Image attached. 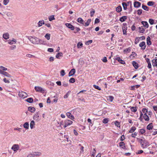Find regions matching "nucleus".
<instances>
[{"label": "nucleus", "mask_w": 157, "mask_h": 157, "mask_svg": "<svg viewBox=\"0 0 157 157\" xmlns=\"http://www.w3.org/2000/svg\"><path fill=\"white\" fill-rule=\"evenodd\" d=\"M75 82V79L74 78H71L69 79V82L73 83Z\"/></svg>", "instance_id": "864d4df0"}, {"label": "nucleus", "mask_w": 157, "mask_h": 157, "mask_svg": "<svg viewBox=\"0 0 157 157\" xmlns=\"http://www.w3.org/2000/svg\"><path fill=\"white\" fill-rule=\"evenodd\" d=\"M147 44L148 46L151 45L152 44L151 42V38L148 36H147Z\"/></svg>", "instance_id": "6ab92c4d"}, {"label": "nucleus", "mask_w": 157, "mask_h": 157, "mask_svg": "<svg viewBox=\"0 0 157 157\" xmlns=\"http://www.w3.org/2000/svg\"><path fill=\"white\" fill-rule=\"evenodd\" d=\"M49 20L50 21H52V20H53L55 19V18H54V15H52L50 16L49 17Z\"/></svg>", "instance_id": "8fccbe9b"}, {"label": "nucleus", "mask_w": 157, "mask_h": 157, "mask_svg": "<svg viewBox=\"0 0 157 157\" xmlns=\"http://www.w3.org/2000/svg\"><path fill=\"white\" fill-rule=\"evenodd\" d=\"M23 126L26 129H28L29 128V124L28 122H26L23 125Z\"/></svg>", "instance_id": "c756f323"}, {"label": "nucleus", "mask_w": 157, "mask_h": 157, "mask_svg": "<svg viewBox=\"0 0 157 157\" xmlns=\"http://www.w3.org/2000/svg\"><path fill=\"white\" fill-rule=\"evenodd\" d=\"M119 146L120 147L124 150H126L127 149L125 147V143L123 141H121L119 143Z\"/></svg>", "instance_id": "1a4fd4ad"}, {"label": "nucleus", "mask_w": 157, "mask_h": 157, "mask_svg": "<svg viewBox=\"0 0 157 157\" xmlns=\"http://www.w3.org/2000/svg\"><path fill=\"white\" fill-rule=\"evenodd\" d=\"M65 71L64 70H62L60 71V75L61 76H63L65 75Z\"/></svg>", "instance_id": "5fc2aeb1"}, {"label": "nucleus", "mask_w": 157, "mask_h": 157, "mask_svg": "<svg viewBox=\"0 0 157 157\" xmlns=\"http://www.w3.org/2000/svg\"><path fill=\"white\" fill-rule=\"evenodd\" d=\"M16 42V40L14 39H13V40H8V43L10 44H15Z\"/></svg>", "instance_id": "cd10ccee"}, {"label": "nucleus", "mask_w": 157, "mask_h": 157, "mask_svg": "<svg viewBox=\"0 0 157 157\" xmlns=\"http://www.w3.org/2000/svg\"><path fill=\"white\" fill-rule=\"evenodd\" d=\"M132 64L136 69H137L139 67L138 64L135 61H133Z\"/></svg>", "instance_id": "f3484780"}, {"label": "nucleus", "mask_w": 157, "mask_h": 157, "mask_svg": "<svg viewBox=\"0 0 157 157\" xmlns=\"http://www.w3.org/2000/svg\"><path fill=\"white\" fill-rule=\"evenodd\" d=\"M141 23L146 29L148 27L149 25L147 21H143L141 22Z\"/></svg>", "instance_id": "2eb2a0df"}, {"label": "nucleus", "mask_w": 157, "mask_h": 157, "mask_svg": "<svg viewBox=\"0 0 157 157\" xmlns=\"http://www.w3.org/2000/svg\"><path fill=\"white\" fill-rule=\"evenodd\" d=\"M35 125V122L34 121H32L30 123V127L31 129H32Z\"/></svg>", "instance_id": "c9c22d12"}, {"label": "nucleus", "mask_w": 157, "mask_h": 157, "mask_svg": "<svg viewBox=\"0 0 157 157\" xmlns=\"http://www.w3.org/2000/svg\"><path fill=\"white\" fill-rule=\"evenodd\" d=\"M129 107L130 108V109H131L132 111L133 112H136L137 110V106H130Z\"/></svg>", "instance_id": "a878e982"}, {"label": "nucleus", "mask_w": 157, "mask_h": 157, "mask_svg": "<svg viewBox=\"0 0 157 157\" xmlns=\"http://www.w3.org/2000/svg\"><path fill=\"white\" fill-rule=\"evenodd\" d=\"M91 11L90 12V16L91 17H92L95 13V10L92 8L91 9Z\"/></svg>", "instance_id": "ea45409f"}, {"label": "nucleus", "mask_w": 157, "mask_h": 157, "mask_svg": "<svg viewBox=\"0 0 157 157\" xmlns=\"http://www.w3.org/2000/svg\"><path fill=\"white\" fill-rule=\"evenodd\" d=\"M76 72L75 69L73 68L69 71V77L73 76Z\"/></svg>", "instance_id": "dca6fc26"}, {"label": "nucleus", "mask_w": 157, "mask_h": 157, "mask_svg": "<svg viewBox=\"0 0 157 157\" xmlns=\"http://www.w3.org/2000/svg\"><path fill=\"white\" fill-rule=\"evenodd\" d=\"M155 4V2L153 1H149L147 3V5L149 6H153Z\"/></svg>", "instance_id": "e433bc0d"}, {"label": "nucleus", "mask_w": 157, "mask_h": 157, "mask_svg": "<svg viewBox=\"0 0 157 157\" xmlns=\"http://www.w3.org/2000/svg\"><path fill=\"white\" fill-rule=\"evenodd\" d=\"M139 37H136L135 38V44H137L139 41L140 40L139 39Z\"/></svg>", "instance_id": "bf43d9fd"}, {"label": "nucleus", "mask_w": 157, "mask_h": 157, "mask_svg": "<svg viewBox=\"0 0 157 157\" xmlns=\"http://www.w3.org/2000/svg\"><path fill=\"white\" fill-rule=\"evenodd\" d=\"M131 48L130 47H129L128 48H126L124 50V52L127 53L128 52H129L131 51Z\"/></svg>", "instance_id": "c03bdc74"}, {"label": "nucleus", "mask_w": 157, "mask_h": 157, "mask_svg": "<svg viewBox=\"0 0 157 157\" xmlns=\"http://www.w3.org/2000/svg\"><path fill=\"white\" fill-rule=\"evenodd\" d=\"M115 125L118 127H119L120 128L121 126V125H120V123L118 121H116L115 122Z\"/></svg>", "instance_id": "de8ad7c7"}, {"label": "nucleus", "mask_w": 157, "mask_h": 157, "mask_svg": "<svg viewBox=\"0 0 157 157\" xmlns=\"http://www.w3.org/2000/svg\"><path fill=\"white\" fill-rule=\"evenodd\" d=\"M87 121L88 122L90 123L89 124V127L90 126L92 127L93 124V123L91 122V120L90 118H88L87 119Z\"/></svg>", "instance_id": "a18cd8bd"}, {"label": "nucleus", "mask_w": 157, "mask_h": 157, "mask_svg": "<svg viewBox=\"0 0 157 157\" xmlns=\"http://www.w3.org/2000/svg\"><path fill=\"white\" fill-rule=\"evenodd\" d=\"M18 95L20 97L22 98H25L28 96V94L26 92L22 91L19 92Z\"/></svg>", "instance_id": "7ed1b4c3"}, {"label": "nucleus", "mask_w": 157, "mask_h": 157, "mask_svg": "<svg viewBox=\"0 0 157 157\" xmlns=\"http://www.w3.org/2000/svg\"><path fill=\"white\" fill-rule=\"evenodd\" d=\"M109 98L108 99L109 100V101H110L112 102L113 101V100L114 99V97L113 96H110L109 97Z\"/></svg>", "instance_id": "e2e57ef3"}, {"label": "nucleus", "mask_w": 157, "mask_h": 157, "mask_svg": "<svg viewBox=\"0 0 157 157\" xmlns=\"http://www.w3.org/2000/svg\"><path fill=\"white\" fill-rule=\"evenodd\" d=\"M3 37L5 39H7L9 38V34L7 33H4L3 35Z\"/></svg>", "instance_id": "5701e85b"}, {"label": "nucleus", "mask_w": 157, "mask_h": 157, "mask_svg": "<svg viewBox=\"0 0 157 157\" xmlns=\"http://www.w3.org/2000/svg\"><path fill=\"white\" fill-rule=\"evenodd\" d=\"M93 41L92 40H90L86 41L85 43V44L86 45H89L90 44L92 43Z\"/></svg>", "instance_id": "052dcab7"}, {"label": "nucleus", "mask_w": 157, "mask_h": 157, "mask_svg": "<svg viewBox=\"0 0 157 157\" xmlns=\"http://www.w3.org/2000/svg\"><path fill=\"white\" fill-rule=\"evenodd\" d=\"M9 2V0H4L3 4L5 5H7Z\"/></svg>", "instance_id": "69168bd1"}, {"label": "nucleus", "mask_w": 157, "mask_h": 157, "mask_svg": "<svg viewBox=\"0 0 157 157\" xmlns=\"http://www.w3.org/2000/svg\"><path fill=\"white\" fill-rule=\"evenodd\" d=\"M77 21L78 22L81 24L83 25H84V24L85 22L81 17H79L77 19Z\"/></svg>", "instance_id": "aec40b11"}, {"label": "nucleus", "mask_w": 157, "mask_h": 157, "mask_svg": "<svg viewBox=\"0 0 157 157\" xmlns=\"http://www.w3.org/2000/svg\"><path fill=\"white\" fill-rule=\"evenodd\" d=\"M62 56L63 53L61 52H59L56 55V58L59 59L60 58V57H62Z\"/></svg>", "instance_id": "2f4dec72"}, {"label": "nucleus", "mask_w": 157, "mask_h": 157, "mask_svg": "<svg viewBox=\"0 0 157 157\" xmlns=\"http://www.w3.org/2000/svg\"><path fill=\"white\" fill-rule=\"evenodd\" d=\"M143 117L146 121H149L150 120L149 118L147 115L146 116H143Z\"/></svg>", "instance_id": "09e8293b"}, {"label": "nucleus", "mask_w": 157, "mask_h": 157, "mask_svg": "<svg viewBox=\"0 0 157 157\" xmlns=\"http://www.w3.org/2000/svg\"><path fill=\"white\" fill-rule=\"evenodd\" d=\"M137 14L139 15H140L142 13V9H139L137 10Z\"/></svg>", "instance_id": "0e129e2a"}, {"label": "nucleus", "mask_w": 157, "mask_h": 157, "mask_svg": "<svg viewBox=\"0 0 157 157\" xmlns=\"http://www.w3.org/2000/svg\"><path fill=\"white\" fill-rule=\"evenodd\" d=\"M45 44L46 41H44L43 40L39 39L38 38L37 43H36V44H42L45 45Z\"/></svg>", "instance_id": "4468645a"}, {"label": "nucleus", "mask_w": 157, "mask_h": 157, "mask_svg": "<svg viewBox=\"0 0 157 157\" xmlns=\"http://www.w3.org/2000/svg\"><path fill=\"white\" fill-rule=\"evenodd\" d=\"M19 148V147L18 144H14L11 149L14 151L16 152L17 150H18Z\"/></svg>", "instance_id": "20e7f679"}, {"label": "nucleus", "mask_w": 157, "mask_h": 157, "mask_svg": "<svg viewBox=\"0 0 157 157\" xmlns=\"http://www.w3.org/2000/svg\"><path fill=\"white\" fill-rule=\"evenodd\" d=\"M50 36L51 34H50L47 33L44 36V37L48 40H49L50 39Z\"/></svg>", "instance_id": "58836bf2"}, {"label": "nucleus", "mask_w": 157, "mask_h": 157, "mask_svg": "<svg viewBox=\"0 0 157 157\" xmlns=\"http://www.w3.org/2000/svg\"><path fill=\"white\" fill-rule=\"evenodd\" d=\"M57 123L58 124L56 125H59V126H57L58 127H61L62 125H63V122L62 121L61 122H60V123H59L58 121H57Z\"/></svg>", "instance_id": "680f3d73"}, {"label": "nucleus", "mask_w": 157, "mask_h": 157, "mask_svg": "<svg viewBox=\"0 0 157 157\" xmlns=\"http://www.w3.org/2000/svg\"><path fill=\"white\" fill-rule=\"evenodd\" d=\"M127 18V17L126 16H123L121 17L119 19V21L123 22L125 21Z\"/></svg>", "instance_id": "412c9836"}, {"label": "nucleus", "mask_w": 157, "mask_h": 157, "mask_svg": "<svg viewBox=\"0 0 157 157\" xmlns=\"http://www.w3.org/2000/svg\"><path fill=\"white\" fill-rule=\"evenodd\" d=\"M35 89L36 91L40 92L42 93H44V91L42 88L39 86H35Z\"/></svg>", "instance_id": "0eeeda50"}, {"label": "nucleus", "mask_w": 157, "mask_h": 157, "mask_svg": "<svg viewBox=\"0 0 157 157\" xmlns=\"http://www.w3.org/2000/svg\"><path fill=\"white\" fill-rule=\"evenodd\" d=\"M122 5L123 6V9L124 10H126L127 9V6H128V4H127L125 2H123L122 3Z\"/></svg>", "instance_id": "c85d7f7f"}, {"label": "nucleus", "mask_w": 157, "mask_h": 157, "mask_svg": "<svg viewBox=\"0 0 157 157\" xmlns=\"http://www.w3.org/2000/svg\"><path fill=\"white\" fill-rule=\"evenodd\" d=\"M153 123H152L149 124L147 127V129L148 130H151L153 129Z\"/></svg>", "instance_id": "a211bd4d"}, {"label": "nucleus", "mask_w": 157, "mask_h": 157, "mask_svg": "<svg viewBox=\"0 0 157 157\" xmlns=\"http://www.w3.org/2000/svg\"><path fill=\"white\" fill-rule=\"evenodd\" d=\"M93 87L96 89H97L99 90H101V88L98 86L96 85H93Z\"/></svg>", "instance_id": "4d7b16f0"}, {"label": "nucleus", "mask_w": 157, "mask_h": 157, "mask_svg": "<svg viewBox=\"0 0 157 157\" xmlns=\"http://www.w3.org/2000/svg\"><path fill=\"white\" fill-rule=\"evenodd\" d=\"M152 65L154 67H157V57H155V59H153L152 60Z\"/></svg>", "instance_id": "f8f14e48"}, {"label": "nucleus", "mask_w": 157, "mask_h": 157, "mask_svg": "<svg viewBox=\"0 0 157 157\" xmlns=\"http://www.w3.org/2000/svg\"><path fill=\"white\" fill-rule=\"evenodd\" d=\"M82 43L81 42H79L77 44V47L78 48H81L82 46Z\"/></svg>", "instance_id": "603ef678"}, {"label": "nucleus", "mask_w": 157, "mask_h": 157, "mask_svg": "<svg viewBox=\"0 0 157 157\" xmlns=\"http://www.w3.org/2000/svg\"><path fill=\"white\" fill-rule=\"evenodd\" d=\"M69 29H70L71 30H74L75 29V30L74 32L75 33H76L81 30L79 28L76 27L75 28L74 26L71 25L70 23H69Z\"/></svg>", "instance_id": "f03ea898"}, {"label": "nucleus", "mask_w": 157, "mask_h": 157, "mask_svg": "<svg viewBox=\"0 0 157 157\" xmlns=\"http://www.w3.org/2000/svg\"><path fill=\"white\" fill-rule=\"evenodd\" d=\"M139 46L141 48V49L143 50H144L145 49L146 46L145 42L144 41H142L139 44Z\"/></svg>", "instance_id": "39448f33"}, {"label": "nucleus", "mask_w": 157, "mask_h": 157, "mask_svg": "<svg viewBox=\"0 0 157 157\" xmlns=\"http://www.w3.org/2000/svg\"><path fill=\"white\" fill-rule=\"evenodd\" d=\"M28 39L33 44H36L38 38L35 37L30 36L29 37Z\"/></svg>", "instance_id": "f257e3e1"}, {"label": "nucleus", "mask_w": 157, "mask_h": 157, "mask_svg": "<svg viewBox=\"0 0 157 157\" xmlns=\"http://www.w3.org/2000/svg\"><path fill=\"white\" fill-rule=\"evenodd\" d=\"M138 132L141 134H143L146 132L145 129L144 128L139 129Z\"/></svg>", "instance_id": "f704fd0d"}, {"label": "nucleus", "mask_w": 157, "mask_h": 157, "mask_svg": "<svg viewBox=\"0 0 157 157\" xmlns=\"http://www.w3.org/2000/svg\"><path fill=\"white\" fill-rule=\"evenodd\" d=\"M123 26L122 27V29L124 28L126 29H127V28H128V27H127V23H123Z\"/></svg>", "instance_id": "6e6d98bb"}, {"label": "nucleus", "mask_w": 157, "mask_h": 157, "mask_svg": "<svg viewBox=\"0 0 157 157\" xmlns=\"http://www.w3.org/2000/svg\"><path fill=\"white\" fill-rule=\"evenodd\" d=\"M75 111V110L73 109L69 112V119L73 121H74L75 119L74 116L73 115V114H74L73 113Z\"/></svg>", "instance_id": "6e6552de"}, {"label": "nucleus", "mask_w": 157, "mask_h": 157, "mask_svg": "<svg viewBox=\"0 0 157 157\" xmlns=\"http://www.w3.org/2000/svg\"><path fill=\"white\" fill-rule=\"evenodd\" d=\"M145 59L146 60V62L148 64V66H147V67L149 69L151 68V64L150 61V59L147 58H145Z\"/></svg>", "instance_id": "ddd939ff"}, {"label": "nucleus", "mask_w": 157, "mask_h": 157, "mask_svg": "<svg viewBox=\"0 0 157 157\" xmlns=\"http://www.w3.org/2000/svg\"><path fill=\"white\" fill-rule=\"evenodd\" d=\"M143 143L144 146V148H146L147 146H148L149 145V143L147 140H144Z\"/></svg>", "instance_id": "bb28decb"}, {"label": "nucleus", "mask_w": 157, "mask_h": 157, "mask_svg": "<svg viewBox=\"0 0 157 157\" xmlns=\"http://www.w3.org/2000/svg\"><path fill=\"white\" fill-rule=\"evenodd\" d=\"M116 59L121 64H124L125 63V62L121 59L120 57H117Z\"/></svg>", "instance_id": "4be33fe9"}, {"label": "nucleus", "mask_w": 157, "mask_h": 157, "mask_svg": "<svg viewBox=\"0 0 157 157\" xmlns=\"http://www.w3.org/2000/svg\"><path fill=\"white\" fill-rule=\"evenodd\" d=\"M149 22L151 25H152L154 23V20L150 18L149 19Z\"/></svg>", "instance_id": "3c124183"}, {"label": "nucleus", "mask_w": 157, "mask_h": 157, "mask_svg": "<svg viewBox=\"0 0 157 157\" xmlns=\"http://www.w3.org/2000/svg\"><path fill=\"white\" fill-rule=\"evenodd\" d=\"M102 60L103 62L104 63L107 62V58L106 57H104L103 59H102Z\"/></svg>", "instance_id": "774afa93"}, {"label": "nucleus", "mask_w": 157, "mask_h": 157, "mask_svg": "<svg viewBox=\"0 0 157 157\" xmlns=\"http://www.w3.org/2000/svg\"><path fill=\"white\" fill-rule=\"evenodd\" d=\"M26 101L29 103H32L33 102V99L32 98H29L26 100Z\"/></svg>", "instance_id": "79ce46f5"}, {"label": "nucleus", "mask_w": 157, "mask_h": 157, "mask_svg": "<svg viewBox=\"0 0 157 157\" xmlns=\"http://www.w3.org/2000/svg\"><path fill=\"white\" fill-rule=\"evenodd\" d=\"M34 156H39L41 155V153L40 152H34L33 153Z\"/></svg>", "instance_id": "72a5a7b5"}, {"label": "nucleus", "mask_w": 157, "mask_h": 157, "mask_svg": "<svg viewBox=\"0 0 157 157\" xmlns=\"http://www.w3.org/2000/svg\"><path fill=\"white\" fill-rule=\"evenodd\" d=\"M136 128L135 126H132L131 128L128 133H132L136 130Z\"/></svg>", "instance_id": "7c9ffc66"}, {"label": "nucleus", "mask_w": 157, "mask_h": 157, "mask_svg": "<svg viewBox=\"0 0 157 157\" xmlns=\"http://www.w3.org/2000/svg\"><path fill=\"white\" fill-rule=\"evenodd\" d=\"M122 7L120 6H117L116 8V11L118 13L121 12L122 11Z\"/></svg>", "instance_id": "473e14b6"}, {"label": "nucleus", "mask_w": 157, "mask_h": 157, "mask_svg": "<svg viewBox=\"0 0 157 157\" xmlns=\"http://www.w3.org/2000/svg\"><path fill=\"white\" fill-rule=\"evenodd\" d=\"M127 29H122L123 30V34L124 35H126L127 34Z\"/></svg>", "instance_id": "338daca9"}, {"label": "nucleus", "mask_w": 157, "mask_h": 157, "mask_svg": "<svg viewBox=\"0 0 157 157\" xmlns=\"http://www.w3.org/2000/svg\"><path fill=\"white\" fill-rule=\"evenodd\" d=\"M3 75L8 77H11V75L6 72H4Z\"/></svg>", "instance_id": "13d9d810"}, {"label": "nucleus", "mask_w": 157, "mask_h": 157, "mask_svg": "<svg viewBox=\"0 0 157 157\" xmlns=\"http://www.w3.org/2000/svg\"><path fill=\"white\" fill-rule=\"evenodd\" d=\"M109 121V119L108 118H105L102 120V122L105 124L107 123Z\"/></svg>", "instance_id": "49530a36"}, {"label": "nucleus", "mask_w": 157, "mask_h": 157, "mask_svg": "<svg viewBox=\"0 0 157 157\" xmlns=\"http://www.w3.org/2000/svg\"><path fill=\"white\" fill-rule=\"evenodd\" d=\"M147 113H144V115H143V114L142 112L141 111H140V117L139 118V119L140 120V121L143 122V119L142 117L143 116H146L147 115Z\"/></svg>", "instance_id": "9d476101"}, {"label": "nucleus", "mask_w": 157, "mask_h": 157, "mask_svg": "<svg viewBox=\"0 0 157 157\" xmlns=\"http://www.w3.org/2000/svg\"><path fill=\"white\" fill-rule=\"evenodd\" d=\"M28 110L31 113H33L35 111V109L33 107H29L28 108Z\"/></svg>", "instance_id": "b1692460"}, {"label": "nucleus", "mask_w": 157, "mask_h": 157, "mask_svg": "<svg viewBox=\"0 0 157 157\" xmlns=\"http://www.w3.org/2000/svg\"><path fill=\"white\" fill-rule=\"evenodd\" d=\"M33 119L37 121H38L40 120V119L39 118L38 112H37L35 114L33 117Z\"/></svg>", "instance_id": "423d86ee"}, {"label": "nucleus", "mask_w": 157, "mask_h": 157, "mask_svg": "<svg viewBox=\"0 0 157 157\" xmlns=\"http://www.w3.org/2000/svg\"><path fill=\"white\" fill-rule=\"evenodd\" d=\"M91 21V19H89L85 23L84 26H88Z\"/></svg>", "instance_id": "37998d69"}, {"label": "nucleus", "mask_w": 157, "mask_h": 157, "mask_svg": "<svg viewBox=\"0 0 157 157\" xmlns=\"http://www.w3.org/2000/svg\"><path fill=\"white\" fill-rule=\"evenodd\" d=\"M142 8L144 10L148 11L149 10V8L146 6L144 5V4L142 5Z\"/></svg>", "instance_id": "4c0bfd02"}, {"label": "nucleus", "mask_w": 157, "mask_h": 157, "mask_svg": "<svg viewBox=\"0 0 157 157\" xmlns=\"http://www.w3.org/2000/svg\"><path fill=\"white\" fill-rule=\"evenodd\" d=\"M64 125L63 126L64 128H65L69 125V120H67L65 121Z\"/></svg>", "instance_id": "a19ab883"}, {"label": "nucleus", "mask_w": 157, "mask_h": 157, "mask_svg": "<svg viewBox=\"0 0 157 157\" xmlns=\"http://www.w3.org/2000/svg\"><path fill=\"white\" fill-rule=\"evenodd\" d=\"M38 26L39 27H40L42 26V25L44 24V21L43 20H41L38 23Z\"/></svg>", "instance_id": "393cba45"}, {"label": "nucleus", "mask_w": 157, "mask_h": 157, "mask_svg": "<svg viewBox=\"0 0 157 157\" xmlns=\"http://www.w3.org/2000/svg\"><path fill=\"white\" fill-rule=\"evenodd\" d=\"M141 3L140 2L135 1L134 2V6L135 8H139L141 6Z\"/></svg>", "instance_id": "9b49d317"}]
</instances>
